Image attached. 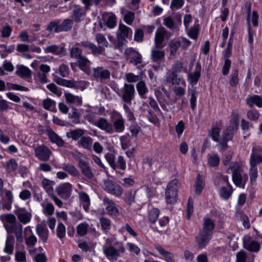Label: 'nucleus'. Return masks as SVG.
<instances>
[{"instance_id":"obj_44","label":"nucleus","mask_w":262,"mask_h":262,"mask_svg":"<svg viewBox=\"0 0 262 262\" xmlns=\"http://www.w3.org/2000/svg\"><path fill=\"white\" fill-rule=\"evenodd\" d=\"M89 225L86 222H83L77 226V233L80 236L86 235L88 231Z\"/></svg>"},{"instance_id":"obj_38","label":"nucleus","mask_w":262,"mask_h":262,"mask_svg":"<svg viewBox=\"0 0 262 262\" xmlns=\"http://www.w3.org/2000/svg\"><path fill=\"white\" fill-rule=\"evenodd\" d=\"M80 200L83 202L82 207L83 209L88 212L91 204L90 199L89 195L85 192H81L79 194Z\"/></svg>"},{"instance_id":"obj_51","label":"nucleus","mask_w":262,"mask_h":262,"mask_svg":"<svg viewBox=\"0 0 262 262\" xmlns=\"http://www.w3.org/2000/svg\"><path fill=\"white\" fill-rule=\"evenodd\" d=\"M247 118L253 121H257L259 118V113L255 109H252L248 111Z\"/></svg>"},{"instance_id":"obj_39","label":"nucleus","mask_w":262,"mask_h":262,"mask_svg":"<svg viewBox=\"0 0 262 262\" xmlns=\"http://www.w3.org/2000/svg\"><path fill=\"white\" fill-rule=\"evenodd\" d=\"M55 82L60 85L66 86L69 88H75V82L70 80H67L62 78L57 77L54 79Z\"/></svg>"},{"instance_id":"obj_45","label":"nucleus","mask_w":262,"mask_h":262,"mask_svg":"<svg viewBox=\"0 0 262 262\" xmlns=\"http://www.w3.org/2000/svg\"><path fill=\"white\" fill-rule=\"evenodd\" d=\"M177 73L172 71L167 77V81L171 83L172 84H179L182 79L180 77H178Z\"/></svg>"},{"instance_id":"obj_42","label":"nucleus","mask_w":262,"mask_h":262,"mask_svg":"<svg viewBox=\"0 0 262 262\" xmlns=\"http://www.w3.org/2000/svg\"><path fill=\"white\" fill-rule=\"evenodd\" d=\"M194 199L191 197L189 196L186 207V218L187 220H189L193 213L194 212Z\"/></svg>"},{"instance_id":"obj_46","label":"nucleus","mask_w":262,"mask_h":262,"mask_svg":"<svg viewBox=\"0 0 262 262\" xmlns=\"http://www.w3.org/2000/svg\"><path fill=\"white\" fill-rule=\"evenodd\" d=\"M113 126L117 133H121L124 129V123L122 117L117 119L113 123Z\"/></svg>"},{"instance_id":"obj_5","label":"nucleus","mask_w":262,"mask_h":262,"mask_svg":"<svg viewBox=\"0 0 262 262\" xmlns=\"http://www.w3.org/2000/svg\"><path fill=\"white\" fill-rule=\"evenodd\" d=\"M115 92L121 97L124 104H130L132 101L135 98V90L134 86L132 84L125 83L122 88L120 89L118 88Z\"/></svg>"},{"instance_id":"obj_6","label":"nucleus","mask_w":262,"mask_h":262,"mask_svg":"<svg viewBox=\"0 0 262 262\" xmlns=\"http://www.w3.org/2000/svg\"><path fill=\"white\" fill-rule=\"evenodd\" d=\"M104 254L110 260H116L120 256V253L125 252V248L120 246L117 249L112 245H104L102 247Z\"/></svg>"},{"instance_id":"obj_48","label":"nucleus","mask_w":262,"mask_h":262,"mask_svg":"<svg viewBox=\"0 0 262 262\" xmlns=\"http://www.w3.org/2000/svg\"><path fill=\"white\" fill-rule=\"evenodd\" d=\"M100 223L101 226V229L104 232H107L111 228V220L104 217H101L100 219Z\"/></svg>"},{"instance_id":"obj_12","label":"nucleus","mask_w":262,"mask_h":262,"mask_svg":"<svg viewBox=\"0 0 262 262\" xmlns=\"http://www.w3.org/2000/svg\"><path fill=\"white\" fill-rule=\"evenodd\" d=\"M51 154L49 148L44 145L39 146L35 149V156L40 160L47 161L49 158Z\"/></svg>"},{"instance_id":"obj_56","label":"nucleus","mask_w":262,"mask_h":262,"mask_svg":"<svg viewBox=\"0 0 262 262\" xmlns=\"http://www.w3.org/2000/svg\"><path fill=\"white\" fill-rule=\"evenodd\" d=\"M15 260L16 262H27L26 252L25 251H16Z\"/></svg>"},{"instance_id":"obj_10","label":"nucleus","mask_w":262,"mask_h":262,"mask_svg":"<svg viewBox=\"0 0 262 262\" xmlns=\"http://www.w3.org/2000/svg\"><path fill=\"white\" fill-rule=\"evenodd\" d=\"M126 59L129 63L134 66H138L139 64L142 62V55L133 48H129L125 52Z\"/></svg>"},{"instance_id":"obj_23","label":"nucleus","mask_w":262,"mask_h":262,"mask_svg":"<svg viewBox=\"0 0 262 262\" xmlns=\"http://www.w3.org/2000/svg\"><path fill=\"white\" fill-rule=\"evenodd\" d=\"M240 117V114L238 113L237 111H233L231 113L230 124L227 127L230 128L236 132H237L239 127Z\"/></svg>"},{"instance_id":"obj_32","label":"nucleus","mask_w":262,"mask_h":262,"mask_svg":"<svg viewBox=\"0 0 262 262\" xmlns=\"http://www.w3.org/2000/svg\"><path fill=\"white\" fill-rule=\"evenodd\" d=\"M227 185L230 189L229 190L226 187L223 186L221 188L220 190V194L221 196L225 200H228L233 192L232 186L228 180Z\"/></svg>"},{"instance_id":"obj_53","label":"nucleus","mask_w":262,"mask_h":262,"mask_svg":"<svg viewBox=\"0 0 262 262\" xmlns=\"http://www.w3.org/2000/svg\"><path fill=\"white\" fill-rule=\"evenodd\" d=\"M0 219L4 223L6 222L9 223L13 224L15 223L16 217L12 213L3 214L0 216Z\"/></svg>"},{"instance_id":"obj_1","label":"nucleus","mask_w":262,"mask_h":262,"mask_svg":"<svg viewBox=\"0 0 262 262\" xmlns=\"http://www.w3.org/2000/svg\"><path fill=\"white\" fill-rule=\"evenodd\" d=\"M214 221L209 217L203 218L202 230L195 238L196 243L199 249L205 248L212 238L213 231L215 229Z\"/></svg>"},{"instance_id":"obj_24","label":"nucleus","mask_w":262,"mask_h":262,"mask_svg":"<svg viewBox=\"0 0 262 262\" xmlns=\"http://www.w3.org/2000/svg\"><path fill=\"white\" fill-rule=\"evenodd\" d=\"M56 191L59 195H65L66 197L69 198L71 194L72 185L69 183L61 184L57 187Z\"/></svg>"},{"instance_id":"obj_43","label":"nucleus","mask_w":262,"mask_h":262,"mask_svg":"<svg viewBox=\"0 0 262 262\" xmlns=\"http://www.w3.org/2000/svg\"><path fill=\"white\" fill-rule=\"evenodd\" d=\"M137 90L141 98H144L145 94L148 92V89L143 81L138 82L136 85Z\"/></svg>"},{"instance_id":"obj_36","label":"nucleus","mask_w":262,"mask_h":262,"mask_svg":"<svg viewBox=\"0 0 262 262\" xmlns=\"http://www.w3.org/2000/svg\"><path fill=\"white\" fill-rule=\"evenodd\" d=\"M92 144V139L89 136H83L78 142V146L82 147L84 149H90Z\"/></svg>"},{"instance_id":"obj_59","label":"nucleus","mask_w":262,"mask_h":262,"mask_svg":"<svg viewBox=\"0 0 262 262\" xmlns=\"http://www.w3.org/2000/svg\"><path fill=\"white\" fill-rule=\"evenodd\" d=\"M247 30L248 37V42L250 45H251L253 43L254 35L255 34V32L252 30L250 22L247 23Z\"/></svg>"},{"instance_id":"obj_40","label":"nucleus","mask_w":262,"mask_h":262,"mask_svg":"<svg viewBox=\"0 0 262 262\" xmlns=\"http://www.w3.org/2000/svg\"><path fill=\"white\" fill-rule=\"evenodd\" d=\"M262 162V156L258 154L254 153L253 151L250 155V166L257 167V165Z\"/></svg>"},{"instance_id":"obj_63","label":"nucleus","mask_w":262,"mask_h":262,"mask_svg":"<svg viewBox=\"0 0 262 262\" xmlns=\"http://www.w3.org/2000/svg\"><path fill=\"white\" fill-rule=\"evenodd\" d=\"M123 108L125 112L128 120L132 122L135 121L136 118L134 116V113L130 109L128 105L126 104H124L123 105Z\"/></svg>"},{"instance_id":"obj_2","label":"nucleus","mask_w":262,"mask_h":262,"mask_svg":"<svg viewBox=\"0 0 262 262\" xmlns=\"http://www.w3.org/2000/svg\"><path fill=\"white\" fill-rule=\"evenodd\" d=\"M70 57L72 58L77 59L78 67L85 73L90 72L89 64L91 61L89 59L82 55V50L77 47H72L70 49Z\"/></svg>"},{"instance_id":"obj_21","label":"nucleus","mask_w":262,"mask_h":262,"mask_svg":"<svg viewBox=\"0 0 262 262\" xmlns=\"http://www.w3.org/2000/svg\"><path fill=\"white\" fill-rule=\"evenodd\" d=\"M155 249L162 256V259L166 262H175L174 255L173 253L166 250L162 246H156Z\"/></svg>"},{"instance_id":"obj_30","label":"nucleus","mask_w":262,"mask_h":262,"mask_svg":"<svg viewBox=\"0 0 262 262\" xmlns=\"http://www.w3.org/2000/svg\"><path fill=\"white\" fill-rule=\"evenodd\" d=\"M84 131L81 128H76L70 132H67L66 136L68 138H72L73 140L77 141L83 137Z\"/></svg>"},{"instance_id":"obj_4","label":"nucleus","mask_w":262,"mask_h":262,"mask_svg":"<svg viewBox=\"0 0 262 262\" xmlns=\"http://www.w3.org/2000/svg\"><path fill=\"white\" fill-rule=\"evenodd\" d=\"M178 179L175 178L170 181L165 190V200L168 204H174L177 202L178 192Z\"/></svg>"},{"instance_id":"obj_16","label":"nucleus","mask_w":262,"mask_h":262,"mask_svg":"<svg viewBox=\"0 0 262 262\" xmlns=\"http://www.w3.org/2000/svg\"><path fill=\"white\" fill-rule=\"evenodd\" d=\"M72 11V17L73 20L76 23H80L84 19L86 15L84 9L79 5L75 4L73 5Z\"/></svg>"},{"instance_id":"obj_29","label":"nucleus","mask_w":262,"mask_h":262,"mask_svg":"<svg viewBox=\"0 0 262 262\" xmlns=\"http://www.w3.org/2000/svg\"><path fill=\"white\" fill-rule=\"evenodd\" d=\"M160 211V210L157 208L152 207L148 212L147 219L148 222L151 224H154L156 223Z\"/></svg>"},{"instance_id":"obj_64","label":"nucleus","mask_w":262,"mask_h":262,"mask_svg":"<svg viewBox=\"0 0 262 262\" xmlns=\"http://www.w3.org/2000/svg\"><path fill=\"white\" fill-rule=\"evenodd\" d=\"M152 59L154 61H158L164 58L165 54L162 51L154 50L152 52Z\"/></svg>"},{"instance_id":"obj_37","label":"nucleus","mask_w":262,"mask_h":262,"mask_svg":"<svg viewBox=\"0 0 262 262\" xmlns=\"http://www.w3.org/2000/svg\"><path fill=\"white\" fill-rule=\"evenodd\" d=\"M42 106L43 108L46 110L50 111L53 112L56 111V102L49 98H47L43 100Z\"/></svg>"},{"instance_id":"obj_62","label":"nucleus","mask_w":262,"mask_h":262,"mask_svg":"<svg viewBox=\"0 0 262 262\" xmlns=\"http://www.w3.org/2000/svg\"><path fill=\"white\" fill-rule=\"evenodd\" d=\"M176 132L177 134V137L180 139L185 129V124L183 120L179 121L176 125Z\"/></svg>"},{"instance_id":"obj_57","label":"nucleus","mask_w":262,"mask_h":262,"mask_svg":"<svg viewBox=\"0 0 262 262\" xmlns=\"http://www.w3.org/2000/svg\"><path fill=\"white\" fill-rule=\"evenodd\" d=\"M135 14L133 11H128L125 14L123 19L124 22L128 25H132L135 20Z\"/></svg>"},{"instance_id":"obj_19","label":"nucleus","mask_w":262,"mask_h":262,"mask_svg":"<svg viewBox=\"0 0 262 262\" xmlns=\"http://www.w3.org/2000/svg\"><path fill=\"white\" fill-rule=\"evenodd\" d=\"M94 125L107 133L113 134L114 133L113 126L105 118H100L98 120L94 123Z\"/></svg>"},{"instance_id":"obj_26","label":"nucleus","mask_w":262,"mask_h":262,"mask_svg":"<svg viewBox=\"0 0 262 262\" xmlns=\"http://www.w3.org/2000/svg\"><path fill=\"white\" fill-rule=\"evenodd\" d=\"M247 104L250 107L256 105L258 107H262V98L257 95L249 96L246 99Z\"/></svg>"},{"instance_id":"obj_47","label":"nucleus","mask_w":262,"mask_h":262,"mask_svg":"<svg viewBox=\"0 0 262 262\" xmlns=\"http://www.w3.org/2000/svg\"><path fill=\"white\" fill-rule=\"evenodd\" d=\"M135 194L133 193V191L132 190H128L124 194V201L126 204L130 206L135 202Z\"/></svg>"},{"instance_id":"obj_13","label":"nucleus","mask_w":262,"mask_h":262,"mask_svg":"<svg viewBox=\"0 0 262 262\" xmlns=\"http://www.w3.org/2000/svg\"><path fill=\"white\" fill-rule=\"evenodd\" d=\"M46 133L49 140L52 143L55 144L59 147L64 146L65 141L53 130L47 129Z\"/></svg>"},{"instance_id":"obj_14","label":"nucleus","mask_w":262,"mask_h":262,"mask_svg":"<svg viewBox=\"0 0 262 262\" xmlns=\"http://www.w3.org/2000/svg\"><path fill=\"white\" fill-rule=\"evenodd\" d=\"M116 174L123 176L124 174V171L126 169V162L123 156H119L117 160L115 161V167H112Z\"/></svg>"},{"instance_id":"obj_27","label":"nucleus","mask_w":262,"mask_h":262,"mask_svg":"<svg viewBox=\"0 0 262 262\" xmlns=\"http://www.w3.org/2000/svg\"><path fill=\"white\" fill-rule=\"evenodd\" d=\"M198 22V20L196 19L194 25L190 28L189 27V29L187 30L188 36L192 39L195 40L198 37L200 30V25Z\"/></svg>"},{"instance_id":"obj_7","label":"nucleus","mask_w":262,"mask_h":262,"mask_svg":"<svg viewBox=\"0 0 262 262\" xmlns=\"http://www.w3.org/2000/svg\"><path fill=\"white\" fill-rule=\"evenodd\" d=\"M133 31L130 28L122 24H120L117 34L118 46H123L127 42L126 38L130 39L132 37Z\"/></svg>"},{"instance_id":"obj_9","label":"nucleus","mask_w":262,"mask_h":262,"mask_svg":"<svg viewBox=\"0 0 262 262\" xmlns=\"http://www.w3.org/2000/svg\"><path fill=\"white\" fill-rule=\"evenodd\" d=\"M79 46L83 48L86 51L89 50L90 52H87V54H92L94 56L99 55H104L105 49L101 47H97L93 42L88 40H83L78 43Z\"/></svg>"},{"instance_id":"obj_50","label":"nucleus","mask_w":262,"mask_h":262,"mask_svg":"<svg viewBox=\"0 0 262 262\" xmlns=\"http://www.w3.org/2000/svg\"><path fill=\"white\" fill-rule=\"evenodd\" d=\"M165 30L164 28H158L156 32L155 41L157 43H162L164 40Z\"/></svg>"},{"instance_id":"obj_3","label":"nucleus","mask_w":262,"mask_h":262,"mask_svg":"<svg viewBox=\"0 0 262 262\" xmlns=\"http://www.w3.org/2000/svg\"><path fill=\"white\" fill-rule=\"evenodd\" d=\"M73 25L72 19L67 18L61 23L60 19H56L48 24L46 30L50 32H54L56 33L68 32L71 30Z\"/></svg>"},{"instance_id":"obj_22","label":"nucleus","mask_w":262,"mask_h":262,"mask_svg":"<svg viewBox=\"0 0 262 262\" xmlns=\"http://www.w3.org/2000/svg\"><path fill=\"white\" fill-rule=\"evenodd\" d=\"M93 76L96 79H107L110 77V72L102 67H97L93 70Z\"/></svg>"},{"instance_id":"obj_15","label":"nucleus","mask_w":262,"mask_h":262,"mask_svg":"<svg viewBox=\"0 0 262 262\" xmlns=\"http://www.w3.org/2000/svg\"><path fill=\"white\" fill-rule=\"evenodd\" d=\"M201 63L197 62L195 65V71L188 74L187 80L191 84L194 85L198 83L201 76Z\"/></svg>"},{"instance_id":"obj_18","label":"nucleus","mask_w":262,"mask_h":262,"mask_svg":"<svg viewBox=\"0 0 262 262\" xmlns=\"http://www.w3.org/2000/svg\"><path fill=\"white\" fill-rule=\"evenodd\" d=\"M104 202L107 204L105 209L108 214L112 217H117L119 215V210L114 201L110 200L108 198H105L104 199Z\"/></svg>"},{"instance_id":"obj_61","label":"nucleus","mask_w":262,"mask_h":262,"mask_svg":"<svg viewBox=\"0 0 262 262\" xmlns=\"http://www.w3.org/2000/svg\"><path fill=\"white\" fill-rule=\"evenodd\" d=\"M232 181L234 185L237 187H241L242 182V176L240 172H232Z\"/></svg>"},{"instance_id":"obj_41","label":"nucleus","mask_w":262,"mask_h":262,"mask_svg":"<svg viewBox=\"0 0 262 262\" xmlns=\"http://www.w3.org/2000/svg\"><path fill=\"white\" fill-rule=\"evenodd\" d=\"M221 132V129L220 127L214 126L211 128V130H209L208 134L213 141L217 142L220 140Z\"/></svg>"},{"instance_id":"obj_25","label":"nucleus","mask_w":262,"mask_h":262,"mask_svg":"<svg viewBox=\"0 0 262 262\" xmlns=\"http://www.w3.org/2000/svg\"><path fill=\"white\" fill-rule=\"evenodd\" d=\"M244 248L251 252H258L260 249V245L256 241H243Z\"/></svg>"},{"instance_id":"obj_33","label":"nucleus","mask_w":262,"mask_h":262,"mask_svg":"<svg viewBox=\"0 0 262 262\" xmlns=\"http://www.w3.org/2000/svg\"><path fill=\"white\" fill-rule=\"evenodd\" d=\"M229 83L232 87H236L239 83L238 70L233 69L229 76Z\"/></svg>"},{"instance_id":"obj_60","label":"nucleus","mask_w":262,"mask_h":262,"mask_svg":"<svg viewBox=\"0 0 262 262\" xmlns=\"http://www.w3.org/2000/svg\"><path fill=\"white\" fill-rule=\"evenodd\" d=\"M19 221L24 224H27L29 223L31 219V215L26 213H20L17 214Z\"/></svg>"},{"instance_id":"obj_49","label":"nucleus","mask_w":262,"mask_h":262,"mask_svg":"<svg viewBox=\"0 0 262 262\" xmlns=\"http://www.w3.org/2000/svg\"><path fill=\"white\" fill-rule=\"evenodd\" d=\"M6 169L8 172H13L17 170L18 168V164L15 159H11L7 162Z\"/></svg>"},{"instance_id":"obj_54","label":"nucleus","mask_w":262,"mask_h":262,"mask_svg":"<svg viewBox=\"0 0 262 262\" xmlns=\"http://www.w3.org/2000/svg\"><path fill=\"white\" fill-rule=\"evenodd\" d=\"M181 46V41L180 40L172 41L169 43L170 48V55L174 56L176 55L179 48Z\"/></svg>"},{"instance_id":"obj_31","label":"nucleus","mask_w":262,"mask_h":262,"mask_svg":"<svg viewBox=\"0 0 262 262\" xmlns=\"http://www.w3.org/2000/svg\"><path fill=\"white\" fill-rule=\"evenodd\" d=\"M62 169L72 177H79L80 175L79 170L72 164L69 163L63 164Z\"/></svg>"},{"instance_id":"obj_11","label":"nucleus","mask_w":262,"mask_h":262,"mask_svg":"<svg viewBox=\"0 0 262 262\" xmlns=\"http://www.w3.org/2000/svg\"><path fill=\"white\" fill-rule=\"evenodd\" d=\"M232 54V49L226 48L223 52L224 58V65L222 67V73L224 76H227L229 73L231 67V61L229 59Z\"/></svg>"},{"instance_id":"obj_55","label":"nucleus","mask_w":262,"mask_h":262,"mask_svg":"<svg viewBox=\"0 0 262 262\" xmlns=\"http://www.w3.org/2000/svg\"><path fill=\"white\" fill-rule=\"evenodd\" d=\"M220 162V159L219 156L217 154H215L210 156L208 160V163L211 167L217 166Z\"/></svg>"},{"instance_id":"obj_20","label":"nucleus","mask_w":262,"mask_h":262,"mask_svg":"<svg viewBox=\"0 0 262 262\" xmlns=\"http://www.w3.org/2000/svg\"><path fill=\"white\" fill-rule=\"evenodd\" d=\"M205 181L203 176L198 174L196 177L193 187L194 188V193L197 196H200L205 187Z\"/></svg>"},{"instance_id":"obj_58","label":"nucleus","mask_w":262,"mask_h":262,"mask_svg":"<svg viewBox=\"0 0 262 262\" xmlns=\"http://www.w3.org/2000/svg\"><path fill=\"white\" fill-rule=\"evenodd\" d=\"M249 176L251 183L253 184L256 182L258 176V170L257 167L251 166L249 170Z\"/></svg>"},{"instance_id":"obj_34","label":"nucleus","mask_w":262,"mask_h":262,"mask_svg":"<svg viewBox=\"0 0 262 262\" xmlns=\"http://www.w3.org/2000/svg\"><path fill=\"white\" fill-rule=\"evenodd\" d=\"M237 132L233 130L228 127H226L225 129H224L222 134V137L220 138L221 140L229 142L230 141H232L234 137V135Z\"/></svg>"},{"instance_id":"obj_52","label":"nucleus","mask_w":262,"mask_h":262,"mask_svg":"<svg viewBox=\"0 0 262 262\" xmlns=\"http://www.w3.org/2000/svg\"><path fill=\"white\" fill-rule=\"evenodd\" d=\"M57 236L59 239H62L66 236V227L62 223H59L56 230Z\"/></svg>"},{"instance_id":"obj_35","label":"nucleus","mask_w":262,"mask_h":262,"mask_svg":"<svg viewBox=\"0 0 262 262\" xmlns=\"http://www.w3.org/2000/svg\"><path fill=\"white\" fill-rule=\"evenodd\" d=\"M15 74L21 78L28 77L31 76V71L27 67L24 65H20L17 66Z\"/></svg>"},{"instance_id":"obj_17","label":"nucleus","mask_w":262,"mask_h":262,"mask_svg":"<svg viewBox=\"0 0 262 262\" xmlns=\"http://www.w3.org/2000/svg\"><path fill=\"white\" fill-rule=\"evenodd\" d=\"M78 167L80 169L82 174L86 178L91 179L94 174L89 163L82 159H80L78 162Z\"/></svg>"},{"instance_id":"obj_28","label":"nucleus","mask_w":262,"mask_h":262,"mask_svg":"<svg viewBox=\"0 0 262 262\" xmlns=\"http://www.w3.org/2000/svg\"><path fill=\"white\" fill-rule=\"evenodd\" d=\"M36 233L43 243L47 242L49 236V230L47 228L38 224L36 227Z\"/></svg>"},{"instance_id":"obj_8","label":"nucleus","mask_w":262,"mask_h":262,"mask_svg":"<svg viewBox=\"0 0 262 262\" xmlns=\"http://www.w3.org/2000/svg\"><path fill=\"white\" fill-rule=\"evenodd\" d=\"M104 189L108 193L116 197H120L123 193L121 186L116 182L107 179L104 182Z\"/></svg>"}]
</instances>
